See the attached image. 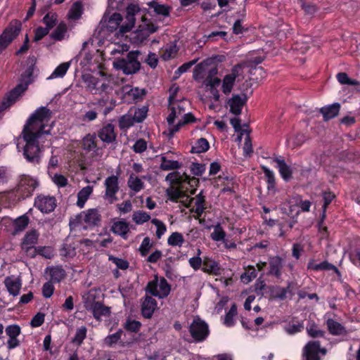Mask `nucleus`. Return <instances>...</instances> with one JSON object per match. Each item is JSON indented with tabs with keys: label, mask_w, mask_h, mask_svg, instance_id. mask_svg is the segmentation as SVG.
<instances>
[{
	"label": "nucleus",
	"mask_w": 360,
	"mask_h": 360,
	"mask_svg": "<svg viewBox=\"0 0 360 360\" xmlns=\"http://www.w3.org/2000/svg\"><path fill=\"white\" fill-rule=\"evenodd\" d=\"M51 112L45 107H41L30 116L22 132L24 146V156L30 162H38L41 149L39 143L45 135H49L52 124H49Z\"/></svg>",
	"instance_id": "obj_1"
},
{
	"label": "nucleus",
	"mask_w": 360,
	"mask_h": 360,
	"mask_svg": "<svg viewBox=\"0 0 360 360\" xmlns=\"http://www.w3.org/2000/svg\"><path fill=\"white\" fill-rule=\"evenodd\" d=\"M140 11L139 7L135 4H130L127 8L126 22L120 25L122 17L120 13H113L108 20L105 28L108 32H115V37L127 38V34L131 31L135 23V16Z\"/></svg>",
	"instance_id": "obj_2"
},
{
	"label": "nucleus",
	"mask_w": 360,
	"mask_h": 360,
	"mask_svg": "<svg viewBox=\"0 0 360 360\" xmlns=\"http://www.w3.org/2000/svg\"><path fill=\"white\" fill-rule=\"evenodd\" d=\"M172 97L169 96L170 112L167 117L168 131L170 136H173L184 125L194 122L195 117L193 114L185 113L186 101L172 103Z\"/></svg>",
	"instance_id": "obj_3"
},
{
	"label": "nucleus",
	"mask_w": 360,
	"mask_h": 360,
	"mask_svg": "<svg viewBox=\"0 0 360 360\" xmlns=\"http://www.w3.org/2000/svg\"><path fill=\"white\" fill-rule=\"evenodd\" d=\"M83 80L86 90L92 94H108L112 90L111 77L101 72L94 75H86L83 77Z\"/></svg>",
	"instance_id": "obj_4"
},
{
	"label": "nucleus",
	"mask_w": 360,
	"mask_h": 360,
	"mask_svg": "<svg viewBox=\"0 0 360 360\" xmlns=\"http://www.w3.org/2000/svg\"><path fill=\"white\" fill-rule=\"evenodd\" d=\"M101 221V215L97 209H89L71 218V228L82 227L84 229L97 226Z\"/></svg>",
	"instance_id": "obj_5"
},
{
	"label": "nucleus",
	"mask_w": 360,
	"mask_h": 360,
	"mask_svg": "<svg viewBox=\"0 0 360 360\" xmlns=\"http://www.w3.org/2000/svg\"><path fill=\"white\" fill-rule=\"evenodd\" d=\"M158 27L150 20L145 17H141V22H139L137 27L133 32H130L129 41L134 44H141L148 39L149 35L157 31Z\"/></svg>",
	"instance_id": "obj_6"
},
{
	"label": "nucleus",
	"mask_w": 360,
	"mask_h": 360,
	"mask_svg": "<svg viewBox=\"0 0 360 360\" xmlns=\"http://www.w3.org/2000/svg\"><path fill=\"white\" fill-rule=\"evenodd\" d=\"M140 53L138 51H130L126 58H117L113 61V67L117 70H122L125 75L136 72L140 68V63L137 57Z\"/></svg>",
	"instance_id": "obj_7"
},
{
	"label": "nucleus",
	"mask_w": 360,
	"mask_h": 360,
	"mask_svg": "<svg viewBox=\"0 0 360 360\" xmlns=\"http://www.w3.org/2000/svg\"><path fill=\"white\" fill-rule=\"evenodd\" d=\"M217 69L210 60H206L198 64L194 69L193 78L196 81L207 82L208 79H216Z\"/></svg>",
	"instance_id": "obj_8"
},
{
	"label": "nucleus",
	"mask_w": 360,
	"mask_h": 360,
	"mask_svg": "<svg viewBox=\"0 0 360 360\" xmlns=\"http://www.w3.org/2000/svg\"><path fill=\"white\" fill-rule=\"evenodd\" d=\"M147 290L151 295L162 299L168 296L171 287L165 278L155 276L153 281L148 283Z\"/></svg>",
	"instance_id": "obj_9"
},
{
	"label": "nucleus",
	"mask_w": 360,
	"mask_h": 360,
	"mask_svg": "<svg viewBox=\"0 0 360 360\" xmlns=\"http://www.w3.org/2000/svg\"><path fill=\"white\" fill-rule=\"evenodd\" d=\"M191 337L195 342L204 341L209 335L208 325L199 317H195L189 327Z\"/></svg>",
	"instance_id": "obj_10"
},
{
	"label": "nucleus",
	"mask_w": 360,
	"mask_h": 360,
	"mask_svg": "<svg viewBox=\"0 0 360 360\" xmlns=\"http://www.w3.org/2000/svg\"><path fill=\"white\" fill-rule=\"evenodd\" d=\"M20 30L21 24L18 21L11 22L9 26L5 29L4 32L0 35V53H1L18 35Z\"/></svg>",
	"instance_id": "obj_11"
},
{
	"label": "nucleus",
	"mask_w": 360,
	"mask_h": 360,
	"mask_svg": "<svg viewBox=\"0 0 360 360\" xmlns=\"http://www.w3.org/2000/svg\"><path fill=\"white\" fill-rule=\"evenodd\" d=\"M105 193L104 199L112 204L117 200V193L119 191V180L116 175L107 177L104 181Z\"/></svg>",
	"instance_id": "obj_12"
},
{
	"label": "nucleus",
	"mask_w": 360,
	"mask_h": 360,
	"mask_svg": "<svg viewBox=\"0 0 360 360\" xmlns=\"http://www.w3.org/2000/svg\"><path fill=\"white\" fill-rule=\"evenodd\" d=\"M39 233L36 230L27 231L22 238L21 243L22 250L30 257H35L36 246L38 241Z\"/></svg>",
	"instance_id": "obj_13"
},
{
	"label": "nucleus",
	"mask_w": 360,
	"mask_h": 360,
	"mask_svg": "<svg viewBox=\"0 0 360 360\" xmlns=\"http://www.w3.org/2000/svg\"><path fill=\"white\" fill-rule=\"evenodd\" d=\"M37 186L38 181L36 179L28 175H22L18 185L17 191L22 198H26L31 195Z\"/></svg>",
	"instance_id": "obj_14"
},
{
	"label": "nucleus",
	"mask_w": 360,
	"mask_h": 360,
	"mask_svg": "<svg viewBox=\"0 0 360 360\" xmlns=\"http://www.w3.org/2000/svg\"><path fill=\"white\" fill-rule=\"evenodd\" d=\"M326 350L321 348L318 341L309 342L304 349V360H320V355L324 356Z\"/></svg>",
	"instance_id": "obj_15"
},
{
	"label": "nucleus",
	"mask_w": 360,
	"mask_h": 360,
	"mask_svg": "<svg viewBox=\"0 0 360 360\" xmlns=\"http://www.w3.org/2000/svg\"><path fill=\"white\" fill-rule=\"evenodd\" d=\"M166 193L169 200L175 202H180L186 207H191V202L193 200L180 189L174 186H170L167 189Z\"/></svg>",
	"instance_id": "obj_16"
},
{
	"label": "nucleus",
	"mask_w": 360,
	"mask_h": 360,
	"mask_svg": "<svg viewBox=\"0 0 360 360\" xmlns=\"http://www.w3.org/2000/svg\"><path fill=\"white\" fill-rule=\"evenodd\" d=\"M30 81H26L25 82H21L19 84L13 91H11L7 96V101H4L2 103V106H0V120L3 117L4 109L10 106L15 100L27 89L28 84Z\"/></svg>",
	"instance_id": "obj_17"
},
{
	"label": "nucleus",
	"mask_w": 360,
	"mask_h": 360,
	"mask_svg": "<svg viewBox=\"0 0 360 360\" xmlns=\"http://www.w3.org/2000/svg\"><path fill=\"white\" fill-rule=\"evenodd\" d=\"M34 206L43 213H49L56 206V199L52 196L40 195L35 198Z\"/></svg>",
	"instance_id": "obj_18"
},
{
	"label": "nucleus",
	"mask_w": 360,
	"mask_h": 360,
	"mask_svg": "<svg viewBox=\"0 0 360 360\" xmlns=\"http://www.w3.org/2000/svg\"><path fill=\"white\" fill-rule=\"evenodd\" d=\"M6 333L8 337L7 341V347L8 349H13L20 345V340L18 339L21 333V328L18 325L13 324L8 326L5 329Z\"/></svg>",
	"instance_id": "obj_19"
},
{
	"label": "nucleus",
	"mask_w": 360,
	"mask_h": 360,
	"mask_svg": "<svg viewBox=\"0 0 360 360\" xmlns=\"http://www.w3.org/2000/svg\"><path fill=\"white\" fill-rule=\"evenodd\" d=\"M240 67L234 66L231 73L226 75L222 81L221 89L224 94H229L231 92L234 86L236 77L238 76Z\"/></svg>",
	"instance_id": "obj_20"
},
{
	"label": "nucleus",
	"mask_w": 360,
	"mask_h": 360,
	"mask_svg": "<svg viewBox=\"0 0 360 360\" xmlns=\"http://www.w3.org/2000/svg\"><path fill=\"white\" fill-rule=\"evenodd\" d=\"M246 103V96L245 95L235 94L229 100L228 104L230 107V111L234 115H240L242 108Z\"/></svg>",
	"instance_id": "obj_21"
},
{
	"label": "nucleus",
	"mask_w": 360,
	"mask_h": 360,
	"mask_svg": "<svg viewBox=\"0 0 360 360\" xmlns=\"http://www.w3.org/2000/svg\"><path fill=\"white\" fill-rule=\"evenodd\" d=\"M145 90L137 87L133 88L130 85H125L121 89V94L125 99L136 100L142 98L145 94Z\"/></svg>",
	"instance_id": "obj_22"
},
{
	"label": "nucleus",
	"mask_w": 360,
	"mask_h": 360,
	"mask_svg": "<svg viewBox=\"0 0 360 360\" xmlns=\"http://www.w3.org/2000/svg\"><path fill=\"white\" fill-rule=\"evenodd\" d=\"M4 283L11 295L16 297L19 295L22 285L19 278L13 276H8L5 279Z\"/></svg>",
	"instance_id": "obj_23"
},
{
	"label": "nucleus",
	"mask_w": 360,
	"mask_h": 360,
	"mask_svg": "<svg viewBox=\"0 0 360 360\" xmlns=\"http://www.w3.org/2000/svg\"><path fill=\"white\" fill-rule=\"evenodd\" d=\"M98 137L106 143H112L116 139L114 125L107 124L103 126L98 132Z\"/></svg>",
	"instance_id": "obj_24"
},
{
	"label": "nucleus",
	"mask_w": 360,
	"mask_h": 360,
	"mask_svg": "<svg viewBox=\"0 0 360 360\" xmlns=\"http://www.w3.org/2000/svg\"><path fill=\"white\" fill-rule=\"evenodd\" d=\"M157 307V302L152 297H146L141 305V312L145 318L149 319Z\"/></svg>",
	"instance_id": "obj_25"
},
{
	"label": "nucleus",
	"mask_w": 360,
	"mask_h": 360,
	"mask_svg": "<svg viewBox=\"0 0 360 360\" xmlns=\"http://www.w3.org/2000/svg\"><path fill=\"white\" fill-rule=\"evenodd\" d=\"M123 37H119L114 40L113 42L108 46V49L111 55L122 54L124 52H127L129 49V46L124 42H122Z\"/></svg>",
	"instance_id": "obj_26"
},
{
	"label": "nucleus",
	"mask_w": 360,
	"mask_h": 360,
	"mask_svg": "<svg viewBox=\"0 0 360 360\" xmlns=\"http://www.w3.org/2000/svg\"><path fill=\"white\" fill-rule=\"evenodd\" d=\"M274 162L276 163V167L278 169L280 175L286 181H289L292 177V169L281 158H276Z\"/></svg>",
	"instance_id": "obj_27"
},
{
	"label": "nucleus",
	"mask_w": 360,
	"mask_h": 360,
	"mask_svg": "<svg viewBox=\"0 0 360 360\" xmlns=\"http://www.w3.org/2000/svg\"><path fill=\"white\" fill-rule=\"evenodd\" d=\"M244 139L243 153L245 156H250L252 153V146L250 140V133L248 129L241 131L236 139V141L240 143L242 139Z\"/></svg>",
	"instance_id": "obj_28"
},
{
	"label": "nucleus",
	"mask_w": 360,
	"mask_h": 360,
	"mask_svg": "<svg viewBox=\"0 0 360 360\" xmlns=\"http://www.w3.org/2000/svg\"><path fill=\"white\" fill-rule=\"evenodd\" d=\"M202 270L210 274L218 275L220 272V267L216 261L208 257H203Z\"/></svg>",
	"instance_id": "obj_29"
},
{
	"label": "nucleus",
	"mask_w": 360,
	"mask_h": 360,
	"mask_svg": "<svg viewBox=\"0 0 360 360\" xmlns=\"http://www.w3.org/2000/svg\"><path fill=\"white\" fill-rule=\"evenodd\" d=\"M148 5L151 12H153L155 15L162 17L169 16V15L170 8L165 4H161L157 1H152L148 2Z\"/></svg>",
	"instance_id": "obj_30"
},
{
	"label": "nucleus",
	"mask_w": 360,
	"mask_h": 360,
	"mask_svg": "<svg viewBox=\"0 0 360 360\" xmlns=\"http://www.w3.org/2000/svg\"><path fill=\"white\" fill-rule=\"evenodd\" d=\"M112 231L122 238H127V233L129 231V224L124 221H115L111 228Z\"/></svg>",
	"instance_id": "obj_31"
},
{
	"label": "nucleus",
	"mask_w": 360,
	"mask_h": 360,
	"mask_svg": "<svg viewBox=\"0 0 360 360\" xmlns=\"http://www.w3.org/2000/svg\"><path fill=\"white\" fill-rule=\"evenodd\" d=\"M340 108V106L338 103H333L332 105L321 108L320 111L323 116L324 120L327 121L334 118L338 115Z\"/></svg>",
	"instance_id": "obj_32"
},
{
	"label": "nucleus",
	"mask_w": 360,
	"mask_h": 360,
	"mask_svg": "<svg viewBox=\"0 0 360 360\" xmlns=\"http://www.w3.org/2000/svg\"><path fill=\"white\" fill-rule=\"evenodd\" d=\"M283 267L282 259L279 257H274L269 262V274L275 276L277 278L281 276V269Z\"/></svg>",
	"instance_id": "obj_33"
},
{
	"label": "nucleus",
	"mask_w": 360,
	"mask_h": 360,
	"mask_svg": "<svg viewBox=\"0 0 360 360\" xmlns=\"http://www.w3.org/2000/svg\"><path fill=\"white\" fill-rule=\"evenodd\" d=\"M98 291L96 289H91L82 295V300L86 309L89 310L96 305L98 302H96Z\"/></svg>",
	"instance_id": "obj_34"
},
{
	"label": "nucleus",
	"mask_w": 360,
	"mask_h": 360,
	"mask_svg": "<svg viewBox=\"0 0 360 360\" xmlns=\"http://www.w3.org/2000/svg\"><path fill=\"white\" fill-rule=\"evenodd\" d=\"M93 186H86L82 188L79 193H77V205L82 208L84 207L86 202L90 197V195L93 193Z\"/></svg>",
	"instance_id": "obj_35"
},
{
	"label": "nucleus",
	"mask_w": 360,
	"mask_h": 360,
	"mask_svg": "<svg viewBox=\"0 0 360 360\" xmlns=\"http://www.w3.org/2000/svg\"><path fill=\"white\" fill-rule=\"evenodd\" d=\"M219 83L220 79L218 78L208 79L207 82H203L205 88L210 90V93L214 101H218L219 99V91L216 89V86H217Z\"/></svg>",
	"instance_id": "obj_36"
},
{
	"label": "nucleus",
	"mask_w": 360,
	"mask_h": 360,
	"mask_svg": "<svg viewBox=\"0 0 360 360\" xmlns=\"http://www.w3.org/2000/svg\"><path fill=\"white\" fill-rule=\"evenodd\" d=\"M51 37L56 41H61L68 37V27L65 22H60L55 30L51 33Z\"/></svg>",
	"instance_id": "obj_37"
},
{
	"label": "nucleus",
	"mask_w": 360,
	"mask_h": 360,
	"mask_svg": "<svg viewBox=\"0 0 360 360\" xmlns=\"http://www.w3.org/2000/svg\"><path fill=\"white\" fill-rule=\"evenodd\" d=\"M307 267L309 269L314 270V271H323V270H334L335 271H338L337 268L330 264L329 262L324 261L321 263H316L315 260H310L308 263Z\"/></svg>",
	"instance_id": "obj_38"
},
{
	"label": "nucleus",
	"mask_w": 360,
	"mask_h": 360,
	"mask_svg": "<svg viewBox=\"0 0 360 360\" xmlns=\"http://www.w3.org/2000/svg\"><path fill=\"white\" fill-rule=\"evenodd\" d=\"M88 311H90L93 314L94 318L97 320L101 319L103 316H108L110 312L108 307H104L100 302L97 303Z\"/></svg>",
	"instance_id": "obj_39"
},
{
	"label": "nucleus",
	"mask_w": 360,
	"mask_h": 360,
	"mask_svg": "<svg viewBox=\"0 0 360 360\" xmlns=\"http://www.w3.org/2000/svg\"><path fill=\"white\" fill-rule=\"evenodd\" d=\"M70 61L60 64L58 67L56 68L51 75L47 77V79H53L63 77L70 68Z\"/></svg>",
	"instance_id": "obj_40"
},
{
	"label": "nucleus",
	"mask_w": 360,
	"mask_h": 360,
	"mask_svg": "<svg viewBox=\"0 0 360 360\" xmlns=\"http://www.w3.org/2000/svg\"><path fill=\"white\" fill-rule=\"evenodd\" d=\"M210 148V143L205 138L197 139L192 146L191 153H205Z\"/></svg>",
	"instance_id": "obj_41"
},
{
	"label": "nucleus",
	"mask_w": 360,
	"mask_h": 360,
	"mask_svg": "<svg viewBox=\"0 0 360 360\" xmlns=\"http://www.w3.org/2000/svg\"><path fill=\"white\" fill-rule=\"evenodd\" d=\"M189 177L185 174H180L179 172H173L168 174L165 178L166 181L174 184H181L188 181Z\"/></svg>",
	"instance_id": "obj_42"
},
{
	"label": "nucleus",
	"mask_w": 360,
	"mask_h": 360,
	"mask_svg": "<svg viewBox=\"0 0 360 360\" xmlns=\"http://www.w3.org/2000/svg\"><path fill=\"white\" fill-rule=\"evenodd\" d=\"M178 52V47L175 43L167 44L162 51L161 57L165 60L174 58Z\"/></svg>",
	"instance_id": "obj_43"
},
{
	"label": "nucleus",
	"mask_w": 360,
	"mask_h": 360,
	"mask_svg": "<svg viewBox=\"0 0 360 360\" xmlns=\"http://www.w3.org/2000/svg\"><path fill=\"white\" fill-rule=\"evenodd\" d=\"M127 184L130 189L136 193L139 192L143 188V181L142 179L134 174L130 175Z\"/></svg>",
	"instance_id": "obj_44"
},
{
	"label": "nucleus",
	"mask_w": 360,
	"mask_h": 360,
	"mask_svg": "<svg viewBox=\"0 0 360 360\" xmlns=\"http://www.w3.org/2000/svg\"><path fill=\"white\" fill-rule=\"evenodd\" d=\"M281 210L283 214H287L288 216H295L297 217L299 214V210H297V205L293 204L291 200L287 201L284 202L281 207Z\"/></svg>",
	"instance_id": "obj_45"
},
{
	"label": "nucleus",
	"mask_w": 360,
	"mask_h": 360,
	"mask_svg": "<svg viewBox=\"0 0 360 360\" xmlns=\"http://www.w3.org/2000/svg\"><path fill=\"white\" fill-rule=\"evenodd\" d=\"M193 200L191 202V207L192 206L193 203L195 204V212L198 214L200 215L205 210V198L202 195V191L198 193L195 198H191Z\"/></svg>",
	"instance_id": "obj_46"
},
{
	"label": "nucleus",
	"mask_w": 360,
	"mask_h": 360,
	"mask_svg": "<svg viewBox=\"0 0 360 360\" xmlns=\"http://www.w3.org/2000/svg\"><path fill=\"white\" fill-rule=\"evenodd\" d=\"M327 326L330 333L333 335H342L345 333L344 326L333 319H328Z\"/></svg>",
	"instance_id": "obj_47"
},
{
	"label": "nucleus",
	"mask_w": 360,
	"mask_h": 360,
	"mask_svg": "<svg viewBox=\"0 0 360 360\" xmlns=\"http://www.w3.org/2000/svg\"><path fill=\"white\" fill-rule=\"evenodd\" d=\"M82 5L80 2H75L68 13V18L71 20H78L82 14Z\"/></svg>",
	"instance_id": "obj_48"
},
{
	"label": "nucleus",
	"mask_w": 360,
	"mask_h": 360,
	"mask_svg": "<svg viewBox=\"0 0 360 360\" xmlns=\"http://www.w3.org/2000/svg\"><path fill=\"white\" fill-rule=\"evenodd\" d=\"M304 328V323L301 321L290 322L285 326V332L289 335H294L302 331Z\"/></svg>",
	"instance_id": "obj_49"
},
{
	"label": "nucleus",
	"mask_w": 360,
	"mask_h": 360,
	"mask_svg": "<svg viewBox=\"0 0 360 360\" xmlns=\"http://www.w3.org/2000/svg\"><path fill=\"white\" fill-rule=\"evenodd\" d=\"M37 255H39L46 259H51L55 255V251L51 246H39L36 248L35 256Z\"/></svg>",
	"instance_id": "obj_50"
},
{
	"label": "nucleus",
	"mask_w": 360,
	"mask_h": 360,
	"mask_svg": "<svg viewBox=\"0 0 360 360\" xmlns=\"http://www.w3.org/2000/svg\"><path fill=\"white\" fill-rule=\"evenodd\" d=\"M181 167V164L176 160H170L162 156L161 158L160 167L163 170H170L178 169Z\"/></svg>",
	"instance_id": "obj_51"
},
{
	"label": "nucleus",
	"mask_w": 360,
	"mask_h": 360,
	"mask_svg": "<svg viewBox=\"0 0 360 360\" xmlns=\"http://www.w3.org/2000/svg\"><path fill=\"white\" fill-rule=\"evenodd\" d=\"M236 314H237V307L235 304H233L231 309L226 313V314L224 317V325H226L227 327L233 326L235 323L234 317L236 316Z\"/></svg>",
	"instance_id": "obj_52"
},
{
	"label": "nucleus",
	"mask_w": 360,
	"mask_h": 360,
	"mask_svg": "<svg viewBox=\"0 0 360 360\" xmlns=\"http://www.w3.org/2000/svg\"><path fill=\"white\" fill-rule=\"evenodd\" d=\"M82 147L84 150H92L96 147V136L87 134L82 139Z\"/></svg>",
	"instance_id": "obj_53"
},
{
	"label": "nucleus",
	"mask_w": 360,
	"mask_h": 360,
	"mask_svg": "<svg viewBox=\"0 0 360 360\" xmlns=\"http://www.w3.org/2000/svg\"><path fill=\"white\" fill-rule=\"evenodd\" d=\"M167 243L172 246L181 247L184 243V238L181 233L179 232H174L168 238Z\"/></svg>",
	"instance_id": "obj_54"
},
{
	"label": "nucleus",
	"mask_w": 360,
	"mask_h": 360,
	"mask_svg": "<svg viewBox=\"0 0 360 360\" xmlns=\"http://www.w3.org/2000/svg\"><path fill=\"white\" fill-rule=\"evenodd\" d=\"M150 219V215L143 211L134 212L132 215V219L136 224H142Z\"/></svg>",
	"instance_id": "obj_55"
},
{
	"label": "nucleus",
	"mask_w": 360,
	"mask_h": 360,
	"mask_svg": "<svg viewBox=\"0 0 360 360\" xmlns=\"http://www.w3.org/2000/svg\"><path fill=\"white\" fill-rule=\"evenodd\" d=\"M211 238L214 241H224L226 233L219 224L214 226V230L211 233Z\"/></svg>",
	"instance_id": "obj_56"
},
{
	"label": "nucleus",
	"mask_w": 360,
	"mask_h": 360,
	"mask_svg": "<svg viewBox=\"0 0 360 360\" xmlns=\"http://www.w3.org/2000/svg\"><path fill=\"white\" fill-rule=\"evenodd\" d=\"M29 224V219L25 215H22L14 221V232L16 233L18 232L22 231L24 230Z\"/></svg>",
	"instance_id": "obj_57"
},
{
	"label": "nucleus",
	"mask_w": 360,
	"mask_h": 360,
	"mask_svg": "<svg viewBox=\"0 0 360 360\" xmlns=\"http://www.w3.org/2000/svg\"><path fill=\"white\" fill-rule=\"evenodd\" d=\"M135 122L132 115L126 114L122 116L119 120V127L120 129H127L133 126Z\"/></svg>",
	"instance_id": "obj_58"
},
{
	"label": "nucleus",
	"mask_w": 360,
	"mask_h": 360,
	"mask_svg": "<svg viewBox=\"0 0 360 360\" xmlns=\"http://www.w3.org/2000/svg\"><path fill=\"white\" fill-rule=\"evenodd\" d=\"M153 246V243L149 237H146L142 240L139 251L141 257H146Z\"/></svg>",
	"instance_id": "obj_59"
},
{
	"label": "nucleus",
	"mask_w": 360,
	"mask_h": 360,
	"mask_svg": "<svg viewBox=\"0 0 360 360\" xmlns=\"http://www.w3.org/2000/svg\"><path fill=\"white\" fill-rule=\"evenodd\" d=\"M271 295L273 298L284 300L288 295V289L280 286H274L271 288Z\"/></svg>",
	"instance_id": "obj_60"
},
{
	"label": "nucleus",
	"mask_w": 360,
	"mask_h": 360,
	"mask_svg": "<svg viewBox=\"0 0 360 360\" xmlns=\"http://www.w3.org/2000/svg\"><path fill=\"white\" fill-rule=\"evenodd\" d=\"M65 271L60 267H53L50 269V276L52 281L60 282L65 277Z\"/></svg>",
	"instance_id": "obj_61"
},
{
	"label": "nucleus",
	"mask_w": 360,
	"mask_h": 360,
	"mask_svg": "<svg viewBox=\"0 0 360 360\" xmlns=\"http://www.w3.org/2000/svg\"><path fill=\"white\" fill-rule=\"evenodd\" d=\"M57 15L55 13H49L43 18V22L46 25V28L50 30L53 28L57 22Z\"/></svg>",
	"instance_id": "obj_62"
},
{
	"label": "nucleus",
	"mask_w": 360,
	"mask_h": 360,
	"mask_svg": "<svg viewBox=\"0 0 360 360\" xmlns=\"http://www.w3.org/2000/svg\"><path fill=\"white\" fill-rule=\"evenodd\" d=\"M49 176L52 180V181L59 187H64L68 184V179L66 177L60 174H52L49 172Z\"/></svg>",
	"instance_id": "obj_63"
},
{
	"label": "nucleus",
	"mask_w": 360,
	"mask_h": 360,
	"mask_svg": "<svg viewBox=\"0 0 360 360\" xmlns=\"http://www.w3.org/2000/svg\"><path fill=\"white\" fill-rule=\"evenodd\" d=\"M86 336V328L84 326H82L79 328L75 333V335L73 338V342L81 345L83 342V340L85 339Z\"/></svg>",
	"instance_id": "obj_64"
}]
</instances>
